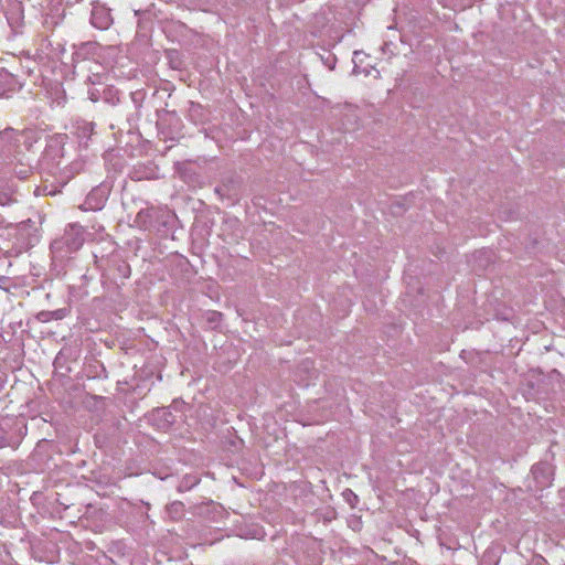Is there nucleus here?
Wrapping results in <instances>:
<instances>
[{"instance_id":"f257e3e1","label":"nucleus","mask_w":565,"mask_h":565,"mask_svg":"<svg viewBox=\"0 0 565 565\" xmlns=\"http://www.w3.org/2000/svg\"><path fill=\"white\" fill-rule=\"evenodd\" d=\"M110 189L106 184H99L92 189V191L87 194L86 200L84 202V210L86 211H99L104 207Z\"/></svg>"},{"instance_id":"f03ea898","label":"nucleus","mask_w":565,"mask_h":565,"mask_svg":"<svg viewBox=\"0 0 565 565\" xmlns=\"http://www.w3.org/2000/svg\"><path fill=\"white\" fill-rule=\"evenodd\" d=\"M28 139L29 132L7 128L3 131H0V148L11 153L13 150L15 151L17 148H19L21 141L26 143Z\"/></svg>"},{"instance_id":"7ed1b4c3","label":"nucleus","mask_w":565,"mask_h":565,"mask_svg":"<svg viewBox=\"0 0 565 565\" xmlns=\"http://www.w3.org/2000/svg\"><path fill=\"white\" fill-rule=\"evenodd\" d=\"M113 22L110 10L103 3L94 2L90 13L92 25L99 30H107Z\"/></svg>"},{"instance_id":"20e7f679","label":"nucleus","mask_w":565,"mask_h":565,"mask_svg":"<svg viewBox=\"0 0 565 565\" xmlns=\"http://www.w3.org/2000/svg\"><path fill=\"white\" fill-rule=\"evenodd\" d=\"M532 476L537 489H544L552 483V468L547 462H539L532 467Z\"/></svg>"},{"instance_id":"39448f33","label":"nucleus","mask_w":565,"mask_h":565,"mask_svg":"<svg viewBox=\"0 0 565 565\" xmlns=\"http://www.w3.org/2000/svg\"><path fill=\"white\" fill-rule=\"evenodd\" d=\"M93 121L76 120L74 124L75 135L81 141H87L94 132Z\"/></svg>"},{"instance_id":"423d86ee","label":"nucleus","mask_w":565,"mask_h":565,"mask_svg":"<svg viewBox=\"0 0 565 565\" xmlns=\"http://www.w3.org/2000/svg\"><path fill=\"white\" fill-rule=\"evenodd\" d=\"M88 44H83L78 50H76L72 55V66L74 68V73L79 71H84L83 63H86L87 60V52H88Z\"/></svg>"},{"instance_id":"0eeeda50","label":"nucleus","mask_w":565,"mask_h":565,"mask_svg":"<svg viewBox=\"0 0 565 565\" xmlns=\"http://www.w3.org/2000/svg\"><path fill=\"white\" fill-rule=\"evenodd\" d=\"M135 223L140 228L147 230L153 224V210L142 209L140 210L135 218Z\"/></svg>"},{"instance_id":"6e6552de","label":"nucleus","mask_w":565,"mask_h":565,"mask_svg":"<svg viewBox=\"0 0 565 565\" xmlns=\"http://www.w3.org/2000/svg\"><path fill=\"white\" fill-rule=\"evenodd\" d=\"M67 316V309L61 308L53 311H40L35 318L40 322H49L51 320H62Z\"/></svg>"},{"instance_id":"1a4fd4ad","label":"nucleus","mask_w":565,"mask_h":565,"mask_svg":"<svg viewBox=\"0 0 565 565\" xmlns=\"http://www.w3.org/2000/svg\"><path fill=\"white\" fill-rule=\"evenodd\" d=\"M185 507L181 501H173L167 507V513L171 520L178 521L183 518Z\"/></svg>"},{"instance_id":"9d476101","label":"nucleus","mask_w":565,"mask_h":565,"mask_svg":"<svg viewBox=\"0 0 565 565\" xmlns=\"http://www.w3.org/2000/svg\"><path fill=\"white\" fill-rule=\"evenodd\" d=\"M200 482V479L196 476L185 475L179 482L178 491L185 492L190 491Z\"/></svg>"},{"instance_id":"9b49d317","label":"nucleus","mask_w":565,"mask_h":565,"mask_svg":"<svg viewBox=\"0 0 565 565\" xmlns=\"http://www.w3.org/2000/svg\"><path fill=\"white\" fill-rule=\"evenodd\" d=\"M157 415L164 419L167 426H170L175 422L174 416L168 408L157 411Z\"/></svg>"},{"instance_id":"f8f14e48","label":"nucleus","mask_w":565,"mask_h":565,"mask_svg":"<svg viewBox=\"0 0 565 565\" xmlns=\"http://www.w3.org/2000/svg\"><path fill=\"white\" fill-rule=\"evenodd\" d=\"M18 202L17 196L8 193H0V205L1 206H10Z\"/></svg>"},{"instance_id":"ddd939ff","label":"nucleus","mask_w":565,"mask_h":565,"mask_svg":"<svg viewBox=\"0 0 565 565\" xmlns=\"http://www.w3.org/2000/svg\"><path fill=\"white\" fill-rule=\"evenodd\" d=\"M12 81H13V77H12V75L10 73H8L6 70H1L0 71V82L1 83L8 84V83H10ZM3 94H4V89H2L0 87V96H2Z\"/></svg>"},{"instance_id":"4468645a","label":"nucleus","mask_w":565,"mask_h":565,"mask_svg":"<svg viewBox=\"0 0 565 565\" xmlns=\"http://www.w3.org/2000/svg\"><path fill=\"white\" fill-rule=\"evenodd\" d=\"M31 168L29 166H22L20 170H15L14 169V173L20 178V179H25L30 172Z\"/></svg>"},{"instance_id":"2eb2a0df","label":"nucleus","mask_w":565,"mask_h":565,"mask_svg":"<svg viewBox=\"0 0 565 565\" xmlns=\"http://www.w3.org/2000/svg\"><path fill=\"white\" fill-rule=\"evenodd\" d=\"M221 313L216 311H212L209 317L210 322H216L221 318Z\"/></svg>"},{"instance_id":"dca6fc26","label":"nucleus","mask_w":565,"mask_h":565,"mask_svg":"<svg viewBox=\"0 0 565 565\" xmlns=\"http://www.w3.org/2000/svg\"><path fill=\"white\" fill-rule=\"evenodd\" d=\"M82 245V239L74 241V248L77 249Z\"/></svg>"},{"instance_id":"f3484780","label":"nucleus","mask_w":565,"mask_h":565,"mask_svg":"<svg viewBox=\"0 0 565 565\" xmlns=\"http://www.w3.org/2000/svg\"><path fill=\"white\" fill-rule=\"evenodd\" d=\"M90 99H92L93 102H96L98 98H97V96H95V94H94V93H92V94H90Z\"/></svg>"}]
</instances>
